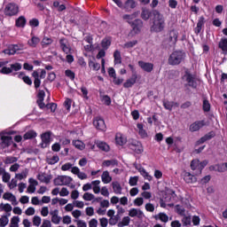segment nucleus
<instances>
[{"instance_id": "nucleus-1", "label": "nucleus", "mask_w": 227, "mask_h": 227, "mask_svg": "<svg viewBox=\"0 0 227 227\" xmlns=\"http://www.w3.org/2000/svg\"><path fill=\"white\" fill-rule=\"evenodd\" d=\"M153 25L151 26V31L154 33H160L166 27V21L164 16L160 12L154 11L152 18Z\"/></svg>"}, {"instance_id": "nucleus-2", "label": "nucleus", "mask_w": 227, "mask_h": 227, "mask_svg": "<svg viewBox=\"0 0 227 227\" xmlns=\"http://www.w3.org/2000/svg\"><path fill=\"white\" fill-rule=\"evenodd\" d=\"M185 59V53L184 51H174L168 58L169 65H180Z\"/></svg>"}, {"instance_id": "nucleus-3", "label": "nucleus", "mask_w": 227, "mask_h": 227, "mask_svg": "<svg viewBox=\"0 0 227 227\" xmlns=\"http://www.w3.org/2000/svg\"><path fill=\"white\" fill-rule=\"evenodd\" d=\"M4 13L7 17H13V15H17L19 13V5L17 4H8L5 6Z\"/></svg>"}, {"instance_id": "nucleus-4", "label": "nucleus", "mask_w": 227, "mask_h": 227, "mask_svg": "<svg viewBox=\"0 0 227 227\" xmlns=\"http://www.w3.org/2000/svg\"><path fill=\"white\" fill-rule=\"evenodd\" d=\"M207 164H208V161L207 160L200 161V160H193L191 162V168L192 169V171L201 173V170L203 169V168H205V166H207Z\"/></svg>"}, {"instance_id": "nucleus-5", "label": "nucleus", "mask_w": 227, "mask_h": 227, "mask_svg": "<svg viewBox=\"0 0 227 227\" xmlns=\"http://www.w3.org/2000/svg\"><path fill=\"white\" fill-rule=\"evenodd\" d=\"M74 179L68 176H59L53 180L55 185H70Z\"/></svg>"}, {"instance_id": "nucleus-6", "label": "nucleus", "mask_w": 227, "mask_h": 227, "mask_svg": "<svg viewBox=\"0 0 227 227\" xmlns=\"http://www.w3.org/2000/svg\"><path fill=\"white\" fill-rule=\"evenodd\" d=\"M24 49V45H12L8 49L4 50V54L7 56H13L14 54H20L22 50Z\"/></svg>"}, {"instance_id": "nucleus-7", "label": "nucleus", "mask_w": 227, "mask_h": 227, "mask_svg": "<svg viewBox=\"0 0 227 227\" xmlns=\"http://www.w3.org/2000/svg\"><path fill=\"white\" fill-rule=\"evenodd\" d=\"M24 49V45H12L8 49L4 50V54L7 56H13L14 54H20L22 50Z\"/></svg>"}, {"instance_id": "nucleus-8", "label": "nucleus", "mask_w": 227, "mask_h": 227, "mask_svg": "<svg viewBox=\"0 0 227 227\" xmlns=\"http://www.w3.org/2000/svg\"><path fill=\"white\" fill-rule=\"evenodd\" d=\"M134 168L137 169V171L140 173V175L145 178V180H148V182H152L153 176L141 166L140 164L135 163Z\"/></svg>"}, {"instance_id": "nucleus-9", "label": "nucleus", "mask_w": 227, "mask_h": 227, "mask_svg": "<svg viewBox=\"0 0 227 227\" xmlns=\"http://www.w3.org/2000/svg\"><path fill=\"white\" fill-rule=\"evenodd\" d=\"M138 75L137 73H134L131 77L128 78L122 84L123 88L129 89L132 88L136 82H137Z\"/></svg>"}, {"instance_id": "nucleus-10", "label": "nucleus", "mask_w": 227, "mask_h": 227, "mask_svg": "<svg viewBox=\"0 0 227 227\" xmlns=\"http://www.w3.org/2000/svg\"><path fill=\"white\" fill-rule=\"evenodd\" d=\"M60 49L65 52V54H72L74 52V49L70 46V43L66 39L60 40Z\"/></svg>"}, {"instance_id": "nucleus-11", "label": "nucleus", "mask_w": 227, "mask_h": 227, "mask_svg": "<svg viewBox=\"0 0 227 227\" xmlns=\"http://www.w3.org/2000/svg\"><path fill=\"white\" fill-rule=\"evenodd\" d=\"M3 200H5V201H10V203H12L13 206L19 205L17 197L10 192H6L3 194Z\"/></svg>"}, {"instance_id": "nucleus-12", "label": "nucleus", "mask_w": 227, "mask_h": 227, "mask_svg": "<svg viewBox=\"0 0 227 227\" xmlns=\"http://www.w3.org/2000/svg\"><path fill=\"white\" fill-rule=\"evenodd\" d=\"M93 125L94 127L98 129V130H106V121H104V119L100 118V117H96L93 120Z\"/></svg>"}, {"instance_id": "nucleus-13", "label": "nucleus", "mask_w": 227, "mask_h": 227, "mask_svg": "<svg viewBox=\"0 0 227 227\" xmlns=\"http://www.w3.org/2000/svg\"><path fill=\"white\" fill-rule=\"evenodd\" d=\"M183 179L186 184H196L198 182V179L196 176H194L190 172L184 171L183 172Z\"/></svg>"}, {"instance_id": "nucleus-14", "label": "nucleus", "mask_w": 227, "mask_h": 227, "mask_svg": "<svg viewBox=\"0 0 227 227\" xmlns=\"http://www.w3.org/2000/svg\"><path fill=\"white\" fill-rule=\"evenodd\" d=\"M28 184H29L27 186V192H28V194L35 193L36 191V187L38 186V181H36V179L35 178H29Z\"/></svg>"}, {"instance_id": "nucleus-15", "label": "nucleus", "mask_w": 227, "mask_h": 227, "mask_svg": "<svg viewBox=\"0 0 227 227\" xmlns=\"http://www.w3.org/2000/svg\"><path fill=\"white\" fill-rule=\"evenodd\" d=\"M50 215L51 216V223L53 224H59V223H61V216H59V210L58 209L51 210Z\"/></svg>"}, {"instance_id": "nucleus-16", "label": "nucleus", "mask_w": 227, "mask_h": 227, "mask_svg": "<svg viewBox=\"0 0 227 227\" xmlns=\"http://www.w3.org/2000/svg\"><path fill=\"white\" fill-rule=\"evenodd\" d=\"M42 142L40 144L41 148H47L51 145V133H43L41 136Z\"/></svg>"}, {"instance_id": "nucleus-17", "label": "nucleus", "mask_w": 227, "mask_h": 227, "mask_svg": "<svg viewBox=\"0 0 227 227\" xmlns=\"http://www.w3.org/2000/svg\"><path fill=\"white\" fill-rule=\"evenodd\" d=\"M129 217H137L138 219H143L145 217V213L141 209L131 208L129 210Z\"/></svg>"}, {"instance_id": "nucleus-18", "label": "nucleus", "mask_w": 227, "mask_h": 227, "mask_svg": "<svg viewBox=\"0 0 227 227\" xmlns=\"http://www.w3.org/2000/svg\"><path fill=\"white\" fill-rule=\"evenodd\" d=\"M138 67H140L144 72L150 73L152 70H153V64L143 60L138 61Z\"/></svg>"}, {"instance_id": "nucleus-19", "label": "nucleus", "mask_w": 227, "mask_h": 227, "mask_svg": "<svg viewBox=\"0 0 227 227\" xmlns=\"http://www.w3.org/2000/svg\"><path fill=\"white\" fill-rule=\"evenodd\" d=\"M202 127H205V121H198L190 125V131L191 132H198L200 129H202Z\"/></svg>"}, {"instance_id": "nucleus-20", "label": "nucleus", "mask_w": 227, "mask_h": 227, "mask_svg": "<svg viewBox=\"0 0 227 227\" xmlns=\"http://www.w3.org/2000/svg\"><path fill=\"white\" fill-rule=\"evenodd\" d=\"M72 145L76 150H80V152L86 150V144L82 140L74 139L72 141Z\"/></svg>"}, {"instance_id": "nucleus-21", "label": "nucleus", "mask_w": 227, "mask_h": 227, "mask_svg": "<svg viewBox=\"0 0 227 227\" xmlns=\"http://www.w3.org/2000/svg\"><path fill=\"white\" fill-rule=\"evenodd\" d=\"M115 143L119 146H123L127 145V137L123 134L117 133L115 136Z\"/></svg>"}, {"instance_id": "nucleus-22", "label": "nucleus", "mask_w": 227, "mask_h": 227, "mask_svg": "<svg viewBox=\"0 0 227 227\" xmlns=\"http://www.w3.org/2000/svg\"><path fill=\"white\" fill-rule=\"evenodd\" d=\"M131 150H134L137 153H143L145 152V148L143 147V144L141 142L135 141L131 145Z\"/></svg>"}, {"instance_id": "nucleus-23", "label": "nucleus", "mask_w": 227, "mask_h": 227, "mask_svg": "<svg viewBox=\"0 0 227 227\" xmlns=\"http://www.w3.org/2000/svg\"><path fill=\"white\" fill-rule=\"evenodd\" d=\"M210 169L213 171H218L219 173H224L227 171V162L212 166Z\"/></svg>"}, {"instance_id": "nucleus-24", "label": "nucleus", "mask_w": 227, "mask_h": 227, "mask_svg": "<svg viewBox=\"0 0 227 227\" xmlns=\"http://www.w3.org/2000/svg\"><path fill=\"white\" fill-rule=\"evenodd\" d=\"M137 129L138 135L140 136V137H142V139H146V137H148V132H146L143 124L137 123Z\"/></svg>"}, {"instance_id": "nucleus-25", "label": "nucleus", "mask_w": 227, "mask_h": 227, "mask_svg": "<svg viewBox=\"0 0 227 227\" xmlns=\"http://www.w3.org/2000/svg\"><path fill=\"white\" fill-rule=\"evenodd\" d=\"M37 178L43 184H49L52 180V176L51 174H39Z\"/></svg>"}, {"instance_id": "nucleus-26", "label": "nucleus", "mask_w": 227, "mask_h": 227, "mask_svg": "<svg viewBox=\"0 0 227 227\" xmlns=\"http://www.w3.org/2000/svg\"><path fill=\"white\" fill-rule=\"evenodd\" d=\"M1 141H2V146H10L12 143V138L10 136L2 134Z\"/></svg>"}, {"instance_id": "nucleus-27", "label": "nucleus", "mask_w": 227, "mask_h": 227, "mask_svg": "<svg viewBox=\"0 0 227 227\" xmlns=\"http://www.w3.org/2000/svg\"><path fill=\"white\" fill-rule=\"evenodd\" d=\"M132 27L135 33H139L141 29H143V21H141L140 20H136L132 23Z\"/></svg>"}, {"instance_id": "nucleus-28", "label": "nucleus", "mask_w": 227, "mask_h": 227, "mask_svg": "<svg viewBox=\"0 0 227 227\" xmlns=\"http://www.w3.org/2000/svg\"><path fill=\"white\" fill-rule=\"evenodd\" d=\"M27 175H29V170L25 168L22 172L15 175V178L18 181L26 180L27 178Z\"/></svg>"}, {"instance_id": "nucleus-29", "label": "nucleus", "mask_w": 227, "mask_h": 227, "mask_svg": "<svg viewBox=\"0 0 227 227\" xmlns=\"http://www.w3.org/2000/svg\"><path fill=\"white\" fill-rule=\"evenodd\" d=\"M37 97H38L37 104L39 107H41V109H43V107H45V104H43V98H45V91L39 90Z\"/></svg>"}, {"instance_id": "nucleus-30", "label": "nucleus", "mask_w": 227, "mask_h": 227, "mask_svg": "<svg viewBox=\"0 0 227 227\" xmlns=\"http://www.w3.org/2000/svg\"><path fill=\"white\" fill-rule=\"evenodd\" d=\"M90 184L94 194H100V180H94Z\"/></svg>"}, {"instance_id": "nucleus-31", "label": "nucleus", "mask_w": 227, "mask_h": 227, "mask_svg": "<svg viewBox=\"0 0 227 227\" xmlns=\"http://www.w3.org/2000/svg\"><path fill=\"white\" fill-rule=\"evenodd\" d=\"M96 145L102 152H109V150H111V147L106 142L97 141Z\"/></svg>"}, {"instance_id": "nucleus-32", "label": "nucleus", "mask_w": 227, "mask_h": 227, "mask_svg": "<svg viewBox=\"0 0 227 227\" xmlns=\"http://www.w3.org/2000/svg\"><path fill=\"white\" fill-rule=\"evenodd\" d=\"M26 22H27L26 17L20 16L15 21V26L16 27H25Z\"/></svg>"}, {"instance_id": "nucleus-33", "label": "nucleus", "mask_w": 227, "mask_h": 227, "mask_svg": "<svg viewBox=\"0 0 227 227\" xmlns=\"http://www.w3.org/2000/svg\"><path fill=\"white\" fill-rule=\"evenodd\" d=\"M101 180L103 184H111L113 177H111L108 171H104L101 176Z\"/></svg>"}, {"instance_id": "nucleus-34", "label": "nucleus", "mask_w": 227, "mask_h": 227, "mask_svg": "<svg viewBox=\"0 0 227 227\" xmlns=\"http://www.w3.org/2000/svg\"><path fill=\"white\" fill-rule=\"evenodd\" d=\"M19 79H21L25 82V84H27L28 86H31L33 84V81L29 76L24 74V73H20L18 75Z\"/></svg>"}, {"instance_id": "nucleus-35", "label": "nucleus", "mask_w": 227, "mask_h": 227, "mask_svg": "<svg viewBox=\"0 0 227 227\" xmlns=\"http://www.w3.org/2000/svg\"><path fill=\"white\" fill-rule=\"evenodd\" d=\"M32 77H34L35 79V88H40V84H42V82L40 81V74H38V71H34L32 74Z\"/></svg>"}, {"instance_id": "nucleus-36", "label": "nucleus", "mask_w": 227, "mask_h": 227, "mask_svg": "<svg viewBox=\"0 0 227 227\" xmlns=\"http://www.w3.org/2000/svg\"><path fill=\"white\" fill-rule=\"evenodd\" d=\"M47 162L50 165H54V164H58V162H59V156L58 155H50L47 157L46 159Z\"/></svg>"}, {"instance_id": "nucleus-37", "label": "nucleus", "mask_w": 227, "mask_h": 227, "mask_svg": "<svg viewBox=\"0 0 227 227\" xmlns=\"http://www.w3.org/2000/svg\"><path fill=\"white\" fill-rule=\"evenodd\" d=\"M82 200H84V201H98V199H96L95 195L90 192H85L82 195Z\"/></svg>"}, {"instance_id": "nucleus-38", "label": "nucleus", "mask_w": 227, "mask_h": 227, "mask_svg": "<svg viewBox=\"0 0 227 227\" xmlns=\"http://www.w3.org/2000/svg\"><path fill=\"white\" fill-rule=\"evenodd\" d=\"M218 45L219 49H222L223 54H227V38H222Z\"/></svg>"}, {"instance_id": "nucleus-39", "label": "nucleus", "mask_w": 227, "mask_h": 227, "mask_svg": "<svg viewBox=\"0 0 227 227\" xmlns=\"http://www.w3.org/2000/svg\"><path fill=\"white\" fill-rule=\"evenodd\" d=\"M154 219H159L161 223H168V221H169V216L164 213H160L154 216Z\"/></svg>"}, {"instance_id": "nucleus-40", "label": "nucleus", "mask_w": 227, "mask_h": 227, "mask_svg": "<svg viewBox=\"0 0 227 227\" xmlns=\"http://www.w3.org/2000/svg\"><path fill=\"white\" fill-rule=\"evenodd\" d=\"M112 187L115 194H121V185L118 182H113Z\"/></svg>"}, {"instance_id": "nucleus-41", "label": "nucleus", "mask_w": 227, "mask_h": 227, "mask_svg": "<svg viewBox=\"0 0 227 227\" xmlns=\"http://www.w3.org/2000/svg\"><path fill=\"white\" fill-rule=\"evenodd\" d=\"M0 210H2L3 212H12V210H13V207H12V205L6 203H0Z\"/></svg>"}, {"instance_id": "nucleus-42", "label": "nucleus", "mask_w": 227, "mask_h": 227, "mask_svg": "<svg viewBox=\"0 0 227 227\" xmlns=\"http://www.w3.org/2000/svg\"><path fill=\"white\" fill-rule=\"evenodd\" d=\"M164 107L167 108L168 111L175 109V107H178V104L171 101H167L163 104Z\"/></svg>"}, {"instance_id": "nucleus-43", "label": "nucleus", "mask_w": 227, "mask_h": 227, "mask_svg": "<svg viewBox=\"0 0 227 227\" xmlns=\"http://www.w3.org/2000/svg\"><path fill=\"white\" fill-rule=\"evenodd\" d=\"M52 38L49 37V36H44L41 42V45L43 47H49V45H51L52 43Z\"/></svg>"}, {"instance_id": "nucleus-44", "label": "nucleus", "mask_w": 227, "mask_h": 227, "mask_svg": "<svg viewBox=\"0 0 227 227\" xmlns=\"http://www.w3.org/2000/svg\"><path fill=\"white\" fill-rule=\"evenodd\" d=\"M89 67L95 72H98V70H100V65L93 60L89 61Z\"/></svg>"}, {"instance_id": "nucleus-45", "label": "nucleus", "mask_w": 227, "mask_h": 227, "mask_svg": "<svg viewBox=\"0 0 227 227\" xmlns=\"http://www.w3.org/2000/svg\"><path fill=\"white\" fill-rule=\"evenodd\" d=\"M184 80L187 82L189 86H194V78H192V75L186 74L184 76Z\"/></svg>"}, {"instance_id": "nucleus-46", "label": "nucleus", "mask_w": 227, "mask_h": 227, "mask_svg": "<svg viewBox=\"0 0 227 227\" xmlns=\"http://www.w3.org/2000/svg\"><path fill=\"white\" fill-rule=\"evenodd\" d=\"M19 223H20V217H19V216H12L11 218L10 227H19Z\"/></svg>"}, {"instance_id": "nucleus-47", "label": "nucleus", "mask_w": 227, "mask_h": 227, "mask_svg": "<svg viewBox=\"0 0 227 227\" xmlns=\"http://www.w3.org/2000/svg\"><path fill=\"white\" fill-rule=\"evenodd\" d=\"M130 224V217L125 216L122 218L121 222L118 223V227L129 226Z\"/></svg>"}, {"instance_id": "nucleus-48", "label": "nucleus", "mask_w": 227, "mask_h": 227, "mask_svg": "<svg viewBox=\"0 0 227 227\" xmlns=\"http://www.w3.org/2000/svg\"><path fill=\"white\" fill-rule=\"evenodd\" d=\"M36 137V133L34 130L27 131L24 134L23 139H33Z\"/></svg>"}, {"instance_id": "nucleus-49", "label": "nucleus", "mask_w": 227, "mask_h": 227, "mask_svg": "<svg viewBox=\"0 0 227 227\" xmlns=\"http://www.w3.org/2000/svg\"><path fill=\"white\" fill-rule=\"evenodd\" d=\"M137 182H139V176H135L129 177V184L131 187L137 185Z\"/></svg>"}, {"instance_id": "nucleus-50", "label": "nucleus", "mask_w": 227, "mask_h": 227, "mask_svg": "<svg viewBox=\"0 0 227 227\" xmlns=\"http://www.w3.org/2000/svg\"><path fill=\"white\" fill-rule=\"evenodd\" d=\"M114 58L115 65H120V63H121V54L120 53V51H116L114 53Z\"/></svg>"}, {"instance_id": "nucleus-51", "label": "nucleus", "mask_w": 227, "mask_h": 227, "mask_svg": "<svg viewBox=\"0 0 227 227\" xmlns=\"http://www.w3.org/2000/svg\"><path fill=\"white\" fill-rule=\"evenodd\" d=\"M32 223L34 224V226H40V224H42V217L40 215H35L33 218H32Z\"/></svg>"}, {"instance_id": "nucleus-52", "label": "nucleus", "mask_w": 227, "mask_h": 227, "mask_svg": "<svg viewBox=\"0 0 227 227\" xmlns=\"http://www.w3.org/2000/svg\"><path fill=\"white\" fill-rule=\"evenodd\" d=\"M38 43H40V38L38 37L34 36L30 41H28V45H30V47H35Z\"/></svg>"}, {"instance_id": "nucleus-53", "label": "nucleus", "mask_w": 227, "mask_h": 227, "mask_svg": "<svg viewBox=\"0 0 227 227\" xmlns=\"http://www.w3.org/2000/svg\"><path fill=\"white\" fill-rule=\"evenodd\" d=\"M124 8L127 10H131L132 8H136V2L134 0H128L125 4Z\"/></svg>"}, {"instance_id": "nucleus-54", "label": "nucleus", "mask_w": 227, "mask_h": 227, "mask_svg": "<svg viewBox=\"0 0 227 227\" xmlns=\"http://www.w3.org/2000/svg\"><path fill=\"white\" fill-rule=\"evenodd\" d=\"M82 92V97L84 100H89L90 97L88 96V89L86 87H81L80 88Z\"/></svg>"}, {"instance_id": "nucleus-55", "label": "nucleus", "mask_w": 227, "mask_h": 227, "mask_svg": "<svg viewBox=\"0 0 227 227\" xmlns=\"http://www.w3.org/2000/svg\"><path fill=\"white\" fill-rule=\"evenodd\" d=\"M8 223H10V220L7 218L6 215H3L0 217V226L1 227L7 226Z\"/></svg>"}, {"instance_id": "nucleus-56", "label": "nucleus", "mask_w": 227, "mask_h": 227, "mask_svg": "<svg viewBox=\"0 0 227 227\" xmlns=\"http://www.w3.org/2000/svg\"><path fill=\"white\" fill-rule=\"evenodd\" d=\"M65 75H66V77H68L69 79H71V81H74L75 79V73H74L70 69H67L65 71Z\"/></svg>"}, {"instance_id": "nucleus-57", "label": "nucleus", "mask_w": 227, "mask_h": 227, "mask_svg": "<svg viewBox=\"0 0 227 227\" xmlns=\"http://www.w3.org/2000/svg\"><path fill=\"white\" fill-rule=\"evenodd\" d=\"M85 214H86V215H89V217L95 215V208H93V207H86Z\"/></svg>"}, {"instance_id": "nucleus-58", "label": "nucleus", "mask_w": 227, "mask_h": 227, "mask_svg": "<svg viewBox=\"0 0 227 227\" xmlns=\"http://www.w3.org/2000/svg\"><path fill=\"white\" fill-rule=\"evenodd\" d=\"M118 164V161L112 160H106L103 162V166L105 168H109V166H116Z\"/></svg>"}, {"instance_id": "nucleus-59", "label": "nucleus", "mask_w": 227, "mask_h": 227, "mask_svg": "<svg viewBox=\"0 0 227 227\" xmlns=\"http://www.w3.org/2000/svg\"><path fill=\"white\" fill-rule=\"evenodd\" d=\"M63 224H72V216L70 215H64L62 217Z\"/></svg>"}, {"instance_id": "nucleus-60", "label": "nucleus", "mask_w": 227, "mask_h": 227, "mask_svg": "<svg viewBox=\"0 0 227 227\" xmlns=\"http://www.w3.org/2000/svg\"><path fill=\"white\" fill-rule=\"evenodd\" d=\"M36 210L33 207H29L26 209L25 214L26 215H35Z\"/></svg>"}, {"instance_id": "nucleus-61", "label": "nucleus", "mask_w": 227, "mask_h": 227, "mask_svg": "<svg viewBox=\"0 0 227 227\" xmlns=\"http://www.w3.org/2000/svg\"><path fill=\"white\" fill-rule=\"evenodd\" d=\"M113 82L116 86H120L121 84H123V78L115 76L113 78Z\"/></svg>"}, {"instance_id": "nucleus-62", "label": "nucleus", "mask_w": 227, "mask_h": 227, "mask_svg": "<svg viewBox=\"0 0 227 227\" xmlns=\"http://www.w3.org/2000/svg\"><path fill=\"white\" fill-rule=\"evenodd\" d=\"M141 17L144 20H148L150 19V11L143 10Z\"/></svg>"}, {"instance_id": "nucleus-63", "label": "nucleus", "mask_w": 227, "mask_h": 227, "mask_svg": "<svg viewBox=\"0 0 227 227\" xmlns=\"http://www.w3.org/2000/svg\"><path fill=\"white\" fill-rule=\"evenodd\" d=\"M41 215L43 217H47V215H49V207H43L41 208Z\"/></svg>"}, {"instance_id": "nucleus-64", "label": "nucleus", "mask_w": 227, "mask_h": 227, "mask_svg": "<svg viewBox=\"0 0 227 227\" xmlns=\"http://www.w3.org/2000/svg\"><path fill=\"white\" fill-rule=\"evenodd\" d=\"M40 227H52V223L51 220L43 219Z\"/></svg>"}]
</instances>
